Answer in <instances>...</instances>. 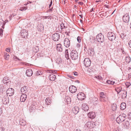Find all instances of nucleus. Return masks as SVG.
Listing matches in <instances>:
<instances>
[{
	"label": "nucleus",
	"mask_w": 131,
	"mask_h": 131,
	"mask_svg": "<svg viewBox=\"0 0 131 131\" xmlns=\"http://www.w3.org/2000/svg\"><path fill=\"white\" fill-rule=\"evenodd\" d=\"M70 56L72 60H75L78 58V54L76 51L73 50L71 52Z\"/></svg>",
	"instance_id": "1"
},
{
	"label": "nucleus",
	"mask_w": 131,
	"mask_h": 131,
	"mask_svg": "<svg viewBox=\"0 0 131 131\" xmlns=\"http://www.w3.org/2000/svg\"><path fill=\"white\" fill-rule=\"evenodd\" d=\"M107 36L109 40L113 41H114L116 37L114 34L112 32H109L107 35Z\"/></svg>",
	"instance_id": "2"
},
{
	"label": "nucleus",
	"mask_w": 131,
	"mask_h": 131,
	"mask_svg": "<svg viewBox=\"0 0 131 131\" xmlns=\"http://www.w3.org/2000/svg\"><path fill=\"white\" fill-rule=\"evenodd\" d=\"M100 101L104 102H106L107 98L106 93H105L101 92L100 93Z\"/></svg>",
	"instance_id": "3"
},
{
	"label": "nucleus",
	"mask_w": 131,
	"mask_h": 131,
	"mask_svg": "<svg viewBox=\"0 0 131 131\" xmlns=\"http://www.w3.org/2000/svg\"><path fill=\"white\" fill-rule=\"evenodd\" d=\"M126 115L125 114H123L119 115L116 118V121L119 123V122H122L124 121L125 119Z\"/></svg>",
	"instance_id": "4"
},
{
	"label": "nucleus",
	"mask_w": 131,
	"mask_h": 131,
	"mask_svg": "<svg viewBox=\"0 0 131 131\" xmlns=\"http://www.w3.org/2000/svg\"><path fill=\"white\" fill-rule=\"evenodd\" d=\"M97 41L100 42H103L104 40V36L101 33L98 34L96 37Z\"/></svg>",
	"instance_id": "5"
},
{
	"label": "nucleus",
	"mask_w": 131,
	"mask_h": 131,
	"mask_svg": "<svg viewBox=\"0 0 131 131\" xmlns=\"http://www.w3.org/2000/svg\"><path fill=\"white\" fill-rule=\"evenodd\" d=\"M21 35L22 37L27 38L28 36L27 30L25 29H22L21 32Z\"/></svg>",
	"instance_id": "6"
},
{
	"label": "nucleus",
	"mask_w": 131,
	"mask_h": 131,
	"mask_svg": "<svg viewBox=\"0 0 131 131\" xmlns=\"http://www.w3.org/2000/svg\"><path fill=\"white\" fill-rule=\"evenodd\" d=\"M60 38V35L58 33H56L53 34L52 36V40L54 41H57L59 40Z\"/></svg>",
	"instance_id": "7"
},
{
	"label": "nucleus",
	"mask_w": 131,
	"mask_h": 131,
	"mask_svg": "<svg viewBox=\"0 0 131 131\" xmlns=\"http://www.w3.org/2000/svg\"><path fill=\"white\" fill-rule=\"evenodd\" d=\"M77 98L78 100L82 101L85 98V96L84 93H79L77 94Z\"/></svg>",
	"instance_id": "8"
},
{
	"label": "nucleus",
	"mask_w": 131,
	"mask_h": 131,
	"mask_svg": "<svg viewBox=\"0 0 131 131\" xmlns=\"http://www.w3.org/2000/svg\"><path fill=\"white\" fill-rule=\"evenodd\" d=\"M91 64L90 60L89 58H85L84 61V64L86 67L90 66Z\"/></svg>",
	"instance_id": "9"
},
{
	"label": "nucleus",
	"mask_w": 131,
	"mask_h": 131,
	"mask_svg": "<svg viewBox=\"0 0 131 131\" xmlns=\"http://www.w3.org/2000/svg\"><path fill=\"white\" fill-rule=\"evenodd\" d=\"M6 93L7 95L11 96L13 95L14 93V90L12 88H9L7 90Z\"/></svg>",
	"instance_id": "10"
},
{
	"label": "nucleus",
	"mask_w": 131,
	"mask_h": 131,
	"mask_svg": "<svg viewBox=\"0 0 131 131\" xmlns=\"http://www.w3.org/2000/svg\"><path fill=\"white\" fill-rule=\"evenodd\" d=\"M64 46L67 48L69 47L70 45V40L68 38H66L64 40Z\"/></svg>",
	"instance_id": "11"
},
{
	"label": "nucleus",
	"mask_w": 131,
	"mask_h": 131,
	"mask_svg": "<svg viewBox=\"0 0 131 131\" xmlns=\"http://www.w3.org/2000/svg\"><path fill=\"white\" fill-rule=\"evenodd\" d=\"M69 91L72 93H75L77 91V88L73 85H71L69 87Z\"/></svg>",
	"instance_id": "12"
},
{
	"label": "nucleus",
	"mask_w": 131,
	"mask_h": 131,
	"mask_svg": "<svg viewBox=\"0 0 131 131\" xmlns=\"http://www.w3.org/2000/svg\"><path fill=\"white\" fill-rule=\"evenodd\" d=\"M129 16L128 14H125L123 17V20L126 23H128L129 20Z\"/></svg>",
	"instance_id": "13"
},
{
	"label": "nucleus",
	"mask_w": 131,
	"mask_h": 131,
	"mask_svg": "<svg viewBox=\"0 0 131 131\" xmlns=\"http://www.w3.org/2000/svg\"><path fill=\"white\" fill-rule=\"evenodd\" d=\"M27 88V87L26 86H24L21 88L20 91L22 94H25L28 91Z\"/></svg>",
	"instance_id": "14"
},
{
	"label": "nucleus",
	"mask_w": 131,
	"mask_h": 131,
	"mask_svg": "<svg viewBox=\"0 0 131 131\" xmlns=\"http://www.w3.org/2000/svg\"><path fill=\"white\" fill-rule=\"evenodd\" d=\"M33 72L32 70L31 69H28L26 71V74L28 77H30L32 74Z\"/></svg>",
	"instance_id": "15"
},
{
	"label": "nucleus",
	"mask_w": 131,
	"mask_h": 131,
	"mask_svg": "<svg viewBox=\"0 0 131 131\" xmlns=\"http://www.w3.org/2000/svg\"><path fill=\"white\" fill-rule=\"evenodd\" d=\"M82 108L83 110L86 111H88L89 109V107L87 104L85 103H83L82 104Z\"/></svg>",
	"instance_id": "16"
},
{
	"label": "nucleus",
	"mask_w": 131,
	"mask_h": 131,
	"mask_svg": "<svg viewBox=\"0 0 131 131\" xmlns=\"http://www.w3.org/2000/svg\"><path fill=\"white\" fill-rule=\"evenodd\" d=\"M27 98V95L25 94H22L21 95L20 100L21 102H24Z\"/></svg>",
	"instance_id": "17"
},
{
	"label": "nucleus",
	"mask_w": 131,
	"mask_h": 131,
	"mask_svg": "<svg viewBox=\"0 0 131 131\" xmlns=\"http://www.w3.org/2000/svg\"><path fill=\"white\" fill-rule=\"evenodd\" d=\"M79 108L78 107L75 106L73 109V111L75 114H77L79 111Z\"/></svg>",
	"instance_id": "18"
},
{
	"label": "nucleus",
	"mask_w": 131,
	"mask_h": 131,
	"mask_svg": "<svg viewBox=\"0 0 131 131\" xmlns=\"http://www.w3.org/2000/svg\"><path fill=\"white\" fill-rule=\"evenodd\" d=\"M120 37L122 39L125 40H126L127 39V35L124 33H121L120 34Z\"/></svg>",
	"instance_id": "19"
},
{
	"label": "nucleus",
	"mask_w": 131,
	"mask_h": 131,
	"mask_svg": "<svg viewBox=\"0 0 131 131\" xmlns=\"http://www.w3.org/2000/svg\"><path fill=\"white\" fill-rule=\"evenodd\" d=\"M37 29L38 30L40 31H42L43 29V24H39L37 26Z\"/></svg>",
	"instance_id": "20"
},
{
	"label": "nucleus",
	"mask_w": 131,
	"mask_h": 131,
	"mask_svg": "<svg viewBox=\"0 0 131 131\" xmlns=\"http://www.w3.org/2000/svg\"><path fill=\"white\" fill-rule=\"evenodd\" d=\"M64 101L65 102L67 103V104L70 103L71 101L70 97L68 96H66L65 97Z\"/></svg>",
	"instance_id": "21"
},
{
	"label": "nucleus",
	"mask_w": 131,
	"mask_h": 131,
	"mask_svg": "<svg viewBox=\"0 0 131 131\" xmlns=\"http://www.w3.org/2000/svg\"><path fill=\"white\" fill-rule=\"evenodd\" d=\"M88 116L89 117L91 118H94L95 117V114L94 112H89L88 114Z\"/></svg>",
	"instance_id": "22"
},
{
	"label": "nucleus",
	"mask_w": 131,
	"mask_h": 131,
	"mask_svg": "<svg viewBox=\"0 0 131 131\" xmlns=\"http://www.w3.org/2000/svg\"><path fill=\"white\" fill-rule=\"evenodd\" d=\"M124 127L125 128H128L129 126V123L127 121H125L123 124Z\"/></svg>",
	"instance_id": "23"
},
{
	"label": "nucleus",
	"mask_w": 131,
	"mask_h": 131,
	"mask_svg": "<svg viewBox=\"0 0 131 131\" xmlns=\"http://www.w3.org/2000/svg\"><path fill=\"white\" fill-rule=\"evenodd\" d=\"M3 81L4 83L6 84H7L8 83H9V80L8 79V78L7 77H5L4 78Z\"/></svg>",
	"instance_id": "24"
},
{
	"label": "nucleus",
	"mask_w": 131,
	"mask_h": 131,
	"mask_svg": "<svg viewBox=\"0 0 131 131\" xmlns=\"http://www.w3.org/2000/svg\"><path fill=\"white\" fill-rule=\"evenodd\" d=\"M2 101L3 104L6 105L9 102V99L7 97H4L3 98Z\"/></svg>",
	"instance_id": "25"
},
{
	"label": "nucleus",
	"mask_w": 131,
	"mask_h": 131,
	"mask_svg": "<svg viewBox=\"0 0 131 131\" xmlns=\"http://www.w3.org/2000/svg\"><path fill=\"white\" fill-rule=\"evenodd\" d=\"M56 76L53 74H50L49 77V79L50 80L52 81H54L56 78Z\"/></svg>",
	"instance_id": "26"
},
{
	"label": "nucleus",
	"mask_w": 131,
	"mask_h": 131,
	"mask_svg": "<svg viewBox=\"0 0 131 131\" xmlns=\"http://www.w3.org/2000/svg\"><path fill=\"white\" fill-rule=\"evenodd\" d=\"M46 104L48 105H50L52 102V101L50 97H47L46 100Z\"/></svg>",
	"instance_id": "27"
},
{
	"label": "nucleus",
	"mask_w": 131,
	"mask_h": 131,
	"mask_svg": "<svg viewBox=\"0 0 131 131\" xmlns=\"http://www.w3.org/2000/svg\"><path fill=\"white\" fill-rule=\"evenodd\" d=\"M61 46L62 45L61 44H59L57 45L56 47L57 50L60 52L62 51V49Z\"/></svg>",
	"instance_id": "28"
},
{
	"label": "nucleus",
	"mask_w": 131,
	"mask_h": 131,
	"mask_svg": "<svg viewBox=\"0 0 131 131\" xmlns=\"http://www.w3.org/2000/svg\"><path fill=\"white\" fill-rule=\"evenodd\" d=\"M122 91L123 92L122 94L121 97L122 99H124L126 97L127 91L125 90H123Z\"/></svg>",
	"instance_id": "29"
},
{
	"label": "nucleus",
	"mask_w": 131,
	"mask_h": 131,
	"mask_svg": "<svg viewBox=\"0 0 131 131\" xmlns=\"http://www.w3.org/2000/svg\"><path fill=\"white\" fill-rule=\"evenodd\" d=\"M93 123H91L90 122H87L85 125V127H86L89 128H91L92 126L91 124H92Z\"/></svg>",
	"instance_id": "30"
},
{
	"label": "nucleus",
	"mask_w": 131,
	"mask_h": 131,
	"mask_svg": "<svg viewBox=\"0 0 131 131\" xmlns=\"http://www.w3.org/2000/svg\"><path fill=\"white\" fill-rule=\"evenodd\" d=\"M32 50L33 52L35 53H37L38 52L39 50V47L37 46L35 47H34L32 48Z\"/></svg>",
	"instance_id": "31"
},
{
	"label": "nucleus",
	"mask_w": 131,
	"mask_h": 131,
	"mask_svg": "<svg viewBox=\"0 0 131 131\" xmlns=\"http://www.w3.org/2000/svg\"><path fill=\"white\" fill-rule=\"evenodd\" d=\"M121 109L122 110H124L126 107V104L124 102L122 103L121 104Z\"/></svg>",
	"instance_id": "32"
},
{
	"label": "nucleus",
	"mask_w": 131,
	"mask_h": 131,
	"mask_svg": "<svg viewBox=\"0 0 131 131\" xmlns=\"http://www.w3.org/2000/svg\"><path fill=\"white\" fill-rule=\"evenodd\" d=\"M19 123L20 125L22 126H25L26 124V122L25 121L22 119H20Z\"/></svg>",
	"instance_id": "33"
},
{
	"label": "nucleus",
	"mask_w": 131,
	"mask_h": 131,
	"mask_svg": "<svg viewBox=\"0 0 131 131\" xmlns=\"http://www.w3.org/2000/svg\"><path fill=\"white\" fill-rule=\"evenodd\" d=\"M88 53H90L91 55H93L94 54V50L92 48H89L88 50Z\"/></svg>",
	"instance_id": "34"
},
{
	"label": "nucleus",
	"mask_w": 131,
	"mask_h": 131,
	"mask_svg": "<svg viewBox=\"0 0 131 131\" xmlns=\"http://www.w3.org/2000/svg\"><path fill=\"white\" fill-rule=\"evenodd\" d=\"M122 89V88L121 87V86H118L116 87L115 89V90L118 94L121 91Z\"/></svg>",
	"instance_id": "35"
},
{
	"label": "nucleus",
	"mask_w": 131,
	"mask_h": 131,
	"mask_svg": "<svg viewBox=\"0 0 131 131\" xmlns=\"http://www.w3.org/2000/svg\"><path fill=\"white\" fill-rule=\"evenodd\" d=\"M4 56L6 60H8L9 58V56L8 54L7 53H4Z\"/></svg>",
	"instance_id": "36"
},
{
	"label": "nucleus",
	"mask_w": 131,
	"mask_h": 131,
	"mask_svg": "<svg viewBox=\"0 0 131 131\" xmlns=\"http://www.w3.org/2000/svg\"><path fill=\"white\" fill-rule=\"evenodd\" d=\"M112 109L113 111H115L117 109V105L116 104H113L111 106Z\"/></svg>",
	"instance_id": "37"
},
{
	"label": "nucleus",
	"mask_w": 131,
	"mask_h": 131,
	"mask_svg": "<svg viewBox=\"0 0 131 131\" xmlns=\"http://www.w3.org/2000/svg\"><path fill=\"white\" fill-rule=\"evenodd\" d=\"M125 61L127 63H129L131 61L130 58L129 56L126 57L125 58Z\"/></svg>",
	"instance_id": "38"
},
{
	"label": "nucleus",
	"mask_w": 131,
	"mask_h": 131,
	"mask_svg": "<svg viewBox=\"0 0 131 131\" xmlns=\"http://www.w3.org/2000/svg\"><path fill=\"white\" fill-rule=\"evenodd\" d=\"M93 99V101H94L93 103L94 105H96L97 104V100H98L97 98L96 97H95Z\"/></svg>",
	"instance_id": "39"
},
{
	"label": "nucleus",
	"mask_w": 131,
	"mask_h": 131,
	"mask_svg": "<svg viewBox=\"0 0 131 131\" xmlns=\"http://www.w3.org/2000/svg\"><path fill=\"white\" fill-rule=\"evenodd\" d=\"M27 8V7H24L20 8L19 9V10L21 11H24L26 10Z\"/></svg>",
	"instance_id": "40"
},
{
	"label": "nucleus",
	"mask_w": 131,
	"mask_h": 131,
	"mask_svg": "<svg viewBox=\"0 0 131 131\" xmlns=\"http://www.w3.org/2000/svg\"><path fill=\"white\" fill-rule=\"evenodd\" d=\"M4 21H3L2 20L0 19V25H2V27L3 28H4L3 25H4Z\"/></svg>",
	"instance_id": "41"
},
{
	"label": "nucleus",
	"mask_w": 131,
	"mask_h": 131,
	"mask_svg": "<svg viewBox=\"0 0 131 131\" xmlns=\"http://www.w3.org/2000/svg\"><path fill=\"white\" fill-rule=\"evenodd\" d=\"M81 37L79 36H78L77 38V40L78 42L80 43L81 41Z\"/></svg>",
	"instance_id": "42"
},
{
	"label": "nucleus",
	"mask_w": 131,
	"mask_h": 131,
	"mask_svg": "<svg viewBox=\"0 0 131 131\" xmlns=\"http://www.w3.org/2000/svg\"><path fill=\"white\" fill-rule=\"evenodd\" d=\"M43 19H51V16H44L43 17Z\"/></svg>",
	"instance_id": "43"
},
{
	"label": "nucleus",
	"mask_w": 131,
	"mask_h": 131,
	"mask_svg": "<svg viewBox=\"0 0 131 131\" xmlns=\"http://www.w3.org/2000/svg\"><path fill=\"white\" fill-rule=\"evenodd\" d=\"M60 27L61 28V29H62L63 28H65V27L64 26V24L63 23H62L60 24Z\"/></svg>",
	"instance_id": "44"
},
{
	"label": "nucleus",
	"mask_w": 131,
	"mask_h": 131,
	"mask_svg": "<svg viewBox=\"0 0 131 131\" xmlns=\"http://www.w3.org/2000/svg\"><path fill=\"white\" fill-rule=\"evenodd\" d=\"M96 78L98 79L99 80H102V77L100 76H97L95 77Z\"/></svg>",
	"instance_id": "45"
},
{
	"label": "nucleus",
	"mask_w": 131,
	"mask_h": 131,
	"mask_svg": "<svg viewBox=\"0 0 131 131\" xmlns=\"http://www.w3.org/2000/svg\"><path fill=\"white\" fill-rule=\"evenodd\" d=\"M128 117L130 119H131V112H129L128 114Z\"/></svg>",
	"instance_id": "46"
},
{
	"label": "nucleus",
	"mask_w": 131,
	"mask_h": 131,
	"mask_svg": "<svg viewBox=\"0 0 131 131\" xmlns=\"http://www.w3.org/2000/svg\"><path fill=\"white\" fill-rule=\"evenodd\" d=\"M53 8V7H52L51 8H50L49 10H48L47 11V13H48L49 12H51L52 11V9Z\"/></svg>",
	"instance_id": "47"
},
{
	"label": "nucleus",
	"mask_w": 131,
	"mask_h": 131,
	"mask_svg": "<svg viewBox=\"0 0 131 131\" xmlns=\"http://www.w3.org/2000/svg\"><path fill=\"white\" fill-rule=\"evenodd\" d=\"M6 51L8 52H10V48H7L6 49Z\"/></svg>",
	"instance_id": "48"
},
{
	"label": "nucleus",
	"mask_w": 131,
	"mask_h": 131,
	"mask_svg": "<svg viewBox=\"0 0 131 131\" xmlns=\"http://www.w3.org/2000/svg\"><path fill=\"white\" fill-rule=\"evenodd\" d=\"M67 76L68 77V78H70L73 79L74 77H72L71 75H67Z\"/></svg>",
	"instance_id": "49"
},
{
	"label": "nucleus",
	"mask_w": 131,
	"mask_h": 131,
	"mask_svg": "<svg viewBox=\"0 0 131 131\" xmlns=\"http://www.w3.org/2000/svg\"><path fill=\"white\" fill-rule=\"evenodd\" d=\"M128 87L130 85V84L128 82H127L125 84Z\"/></svg>",
	"instance_id": "50"
},
{
	"label": "nucleus",
	"mask_w": 131,
	"mask_h": 131,
	"mask_svg": "<svg viewBox=\"0 0 131 131\" xmlns=\"http://www.w3.org/2000/svg\"><path fill=\"white\" fill-rule=\"evenodd\" d=\"M65 57L67 59H68L69 58V56L68 54H66L65 55Z\"/></svg>",
	"instance_id": "51"
},
{
	"label": "nucleus",
	"mask_w": 131,
	"mask_h": 131,
	"mask_svg": "<svg viewBox=\"0 0 131 131\" xmlns=\"http://www.w3.org/2000/svg\"><path fill=\"white\" fill-rule=\"evenodd\" d=\"M3 30L2 29H0V35L1 36L2 35V33H3Z\"/></svg>",
	"instance_id": "52"
},
{
	"label": "nucleus",
	"mask_w": 131,
	"mask_h": 131,
	"mask_svg": "<svg viewBox=\"0 0 131 131\" xmlns=\"http://www.w3.org/2000/svg\"><path fill=\"white\" fill-rule=\"evenodd\" d=\"M49 72L50 73L51 72L52 73H55L56 72V70H54V71L50 70V71Z\"/></svg>",
	"instance_id": "53"
},
{
	"label": "nucleus",
	"mask_w": 131,
	"mask_h": 131,
	"mask_svg": "<svg viewBox=\"0 0 131 131\" xmlns=\"http://www.w3.org/2000/svg\"><path fill=\"white\" fill-rule=\"evenodd\" d=\"M128 45L129 47L131 48V40L128 42Z\"/></svg>",
	"instance_id": "54"
},
{
	"label": "nucleus",
	"mask_w": 131,
	"mask_h": 131,
	"mask_svg": "<svg viewBox=\"0 0 131 131\" xmlns=\"http://www.w3.org/2000/svg\"><path fill=\"white\" fill-rule=\"evenodd\" d=\"M106 82L107 84H110V83H111V81L107 80Z\"/></svg>",
	"instance_id": "55"
},
{
	"label": "nucleus",
	"mask_w": 131,
	"mask_h": 131,
	"mask_svg": "<svg viewBox=\"0 0 131 131\" xmlns=\"http://www.w3.org/2000/svg\"><path fill=\"white\" fill-rule=\"evenodd\" d=\"M40 73L41 72L40 71H37L36 73V75H40V73Z\"/></svg>",
	"instance_id": "56"
},
{
	"label": "nucleus",
	"mask_w": 131,
	"mask_h": 131,
	"mask_svg": "<svg viewBox=\"0 0 131 131\" xmlns=\"http://www.w3.org/2000/svg\"><path fill=\"white\" fill-rule=\"evenodd\" d=\"M52 4V1L51 0L50 2V4L49 5V8H50V7L51 6Z\"/></svg>",
	"instance_id": "57"
},
{
	"label": "nucleus",
	"mask_w": 131,
	"mask_h": 131,
	"mask_svg": "<svg viewBox=\"0 0 131 131\" xmlns=\"http://www.w3.org/2000/svg\"><path fill=\"white\" fill-rule=\"evenodd\" d=\"M93 123L92 124H91V125L92 126V127H94V126H95V123L93 122V123Z\"/></svg>",
	"instance_id": "58"
},
{
	"label": "nucleus",
	"mask_w": 131,
	"mask_h": 131,
	"mask_svg": "<svg viewBox=\"0 0 131 131\" xmlns=\"http://www.w3.org/2000/svg\"><path fill=\"white\" fill-rule=\"evenodd\" d=\"M113 131H121L120 130H119L118 129H115L113 130Z\"/></svg>",
	"instance_id": "59"
},
{
	"label": "nucleus",
	"mask_w": 131,
	"mask_h": 131,
	"mask_svg": "<svg viewBox=\"0 0 131 131\" xmlns=\"http://www.w3.org/2000/svg\"><path fill=\"white\" fill-rule=\"evenodd\" d=\"M2 111L1 108H0V115H1L2 113Z\"/></svg>",
	"instance_id": "60"
},
{
	"label": "nucleus",
	"mask_w": 131,
	"mask_h": 131,
	"mask_svg": "<svg viewBox=\"0 0 131 131\" xmlns=\"http://www.w3.org/2000/svg\"><path fill=\"white\" fill-rule=\"evenodd\" d=\"M92 11H93V12H94V8H92L91 10H90V12H92Z\"/></svg>",
	"instance_id": "61"
},
{
	"label": "nucleus",
	"mask_w": 131,
	"mask_h": 131,
	"mask_svg": "<svg viewBox=\"0 0 131 131\" xmlns=\"http://www.w3.org/2000/svg\"><path fill=\"white\" fill-rule=\"evenodd\" d=\"M111 83H110V84L113 85L114 83L115 82L113 81H111Z\"/></svg>",
	"instance_id": "62"
},
{
	"label": "nucleus",
	"mask_w": 131,
	"mask_h": 131,
	"mask_svg": "<svg viewBox=\"0 0 131 131\" xmlns=\"http://www.w3.org/2000/svg\"><path fill=\"white\" fill-rule=\"evenodd\" d=\"M16 15L15 14H12V15H11V17H14V16L15 15Z\"/></svg>",
	"instance_id": "63"
},
{
	"label": "nucleus",
	"mask_w": 131,
	"mask_h": 131,
	"mask_svg": "<svg viewBox=\"0 0 131 131\" xmlns=\"http://www.w3.org/2000/svg\"><path fill=\"white\" fill-rule=\"evenodd\" d=\"M74 75H77V72H74Z\"/></svg>",
	"instance_id": "64"
}]
</instances>
